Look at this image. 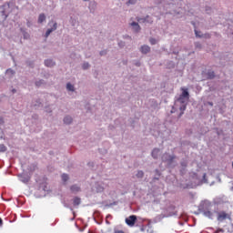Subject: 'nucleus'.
Listing matches in <instances>:
<instances>
[{
    "instance_id": "obj_52",
    "label": "nucleus",
    "mask_w": 233,
    "mask_h": 233,
    "mask_svg": "<svg viewBox=\"0 0 233 233\" xmlns=\"http://www.w3.org/2000/svg\"><path fill=\"white\" fill-rule=\"evenodd\" d=\"M204 105L205 106L209 105V106H214V103L213 102H205Z\"/></svg>"
},
{
    "instance_id": "obj_33",
    "label": "nucleus",
    "mask_w": 233,
    "mask_h": 233,
    "mask_svg": "<svg viewBox=\"0 0 233 233\" xmlns=\"http://www.w3.org/2000/svg\"><path fill=\"white\" fill-rule=\"evenodd\" d=\"M39 190H43L44 192H47L48 190V187H46V185L42 184L39 186Z\"/></svg>"
},
{
    "instance_id": "obj_11",
    "label": "nucleus",
    "mask_w": 233,
    "mask_h": 233,
    "mask_svg": "<svg viewBox=\"0 0 233 233\" xmlns=\"http://www.w3.org/2000/svg\"><path fill=\"white\" fill-rule=\"evenodd\" d=\"M195 35H196V37H198V39H203V38L210 39V34L206 33V34L199 35V33L196 29H195Z\"/></svg>"
},
{
    "instance_id": "obj_62",
    "label": "nucleus",
    "mask_w": 233,
    "mask_h": 233,
    "mask_svg": "<svg viewBox=\"0 0 233 233\" xmlns=\"http://www.w3.org/2000/svg\"><path fill=\"white\" fill-rule=\"evenodd\" d=\"M0 227H3V218H0Z\"/></svg>"
},
{
    "instance_id": "obj_16",
    "label": "nucleus",
    "mask_w": 233,
    "mask_h": 233,
    "mask_svg": "<svg viewBox=\"0 0 233 233\" xmlns=\"http://www.w3.org/2000/svg\"><path fill=\"white\" fill-rule=\"evenodd\" d=\"M45 21H46V15L44 13H42L38 15L37 24L43 25V23H45Z\"/></svg>"
},
{
    "instance_id": "obj_38",
    "label": "nucleus",
    "mask_w": 233,
    "mask_h": 233,
    "mask_svg": "<svg viewBox=\"0 0 233 233\" xmlns=\"http://www.w3.org/2000/svg\"><path fill=\"white\" fill-rule=\"evenodd\" d=\"M179 110L180 112H185L187 110V104H181Z\"/></svg>"
},
{
    "instance_id": "obj_36",
    "label": "nucleus",
    "mask_w": 233,
    "mask_h": 233,
    "mask_svg": "<svg viewBox=\"0 0 233 233\" xmlns=\"http://www.w3.org/2000/svg\"><path fill=\"white\" fill-rule=\"evenodd\" d=\"M107 54H108V50H106V49H104V50H102V51L99 52V56H100L101 57L106 56Z\"/></svg>"
},
{
    "instance_id": "obj_55",
    "label": "nucleus",
    "mask_w": 233,
    "mask_h": 233,
    "mask_svg": "<svg viewBox=\"0 0 233 233\" xmlns=\"http://www.w3.org/2000/svg\"><path fill=\"white\" fill-rule=\"evenodd\" d=\"M183 114H185V112H183V111H181L179 114H178V119H180V117H182L183 116Z\"/></svg>"
},
{
    "instance_id": "obj_40",
    "label": "nucleus",
    "mask_w": 233,
    "mask_h": 233,
    "mask_svg": "<svg viewBox=\"0 0 233 233\" xmlns=\"http://www.w3.org/2000/svg\"><path fill=\"white\" fill-rule=\"evenodd\" d=\"M6 146H5L4 144H0V152H6Z\"/></svg>"
},
{
    "instance_id": "obj_22",
    "label": "nucleus",
    "mask_w": 233,
    "mask_h": 233,
    "mask_svg": "<svg viewBox=\"0 0 233 233\" xmlns=\"http://www.w3.org/2000/svg\"><path fill=\"white\" fill-rule=\"evenodd\" d=\"M63 121H64L65 125H72V121H74V119L70 116H66L64 117Z\"/></svg>"
},
{
    "instance_id": "obj_59",
    "label": "nucleus",
    "mask_w": 233,
    "mask_h": 233,
    "mask_svg": "<svg viewBox=\"0 0 233 233\" xmlns=\"http://www.w3.org/2000/svg\"><path fill=\"white\" fill-rule=\"evenodd\" d=\"M172 54H174L175 56H177L179 54V51H173Z\"/></svg>"
},
{
    "instance_id": "obj_24",
    "label": "nucleus",
    "mask_w": 233,
    "mask_h": 233,
    "mask_svg": "<svg viewBox=\"0 0 233 233\" xmlns=\"http://www.w3.org/2000/svg\"><path fill=\"white\" fill-rule=\"evenodd\" d=\"M73 205L74 207H79V205H81V198L79 197H75L73 198Z\"/></svg>"
},
{
    "instance_id": "obj_63",
    "label": "nucleus",
    "mask_w": 233,
    "mask_h": 233,
    "mask_svg": "<svg viewBox=\"0 0 233 233\" xmlns=\"http://www.w3.org/2000/svg\"><path fill=\"white\" fill-rule=\"evenodd\" d=\"M31 25H32V24L30 23V21H28V22H27V26H28V28H30Z\"/></svg>"
},
{
    "instance_id": "obj_19",
    "label": "nucleus",
    "mask_w": 233,
    "mask_h": 233,
    "mask_svg": "<svg viewBox=\"0 0 233 233\" xmlns=\"http://www.w3.org/2000/svg\"><path fill=\"white\" fill-rule=\"evenodd\" d=\"M25 65H26V66H28L29 68H35V61H34V60L26 59V60H25Z\"/></svg>"
},
{
    "instance_id": "obj_54",
    "label": "nucleus",
    "mask_w": 233,
    "mask_h": 233,
    "mask_svg": "<svg viewBox=\"0 0 233 233\" xmlns=\"http://www.w3.org/2000/svg\"><path fill=\"white\" fill-rule=\"evenodd\" d=\"M155 172H156L157 176H158V177H159V176H161V173L159 172V169H156Z\"/></svg>"
},
{
    "instance_id": "obj_3",
    "label": "nucleus",
    "mask_w": 233,
    "mask_h": 233,
    "mask_svg": "<svg viewBox=\"0 0 233 233\" xmlns=\"http://www.w3.org/2000/svg\"><path fill=\"white\" fill-rule=\"evenodd\" d=\"M1 15L4 19V21H6L8 19V16L10 15V4H5L1 7Z\"/></svg>"
},
{
    "instance_id": "obj_32",
    "label": "nucleus",
    "mask_w": 233,
    "mask_h": 233,
    "mask_svg": "<svg viewBox=\"0 0 233 233\" xmlns=\"http://www.w3.org/2000/svg\"><path fill=\"white\" fill-rule=\"evenodd\" d=\"M66 90H68L69 92H74L75 88H74V85H72V83H67L66 84Z\"/></svg>"
},
{
    "instance_id": "obj_42",
    "label": "nucleus",
    "mask_w": 233,
    "mask_h": 233,
    "mask_svg": "<svg viewBox=\"0 0 233 233\" xmlns=\"http://www.w3.org/2000/svg\"><path fill=\"white\" fill-rule=\"evenodd\" d=\"M180 174H181V176H185V174H187V167H181Z\"/></svg>"
},
{
    "instance_id": "obj_60",
    "label": "nucleus",
    "mask_w": 233,
    "mask_h": 233,
    "mask_svg": "<svg viewBox=\"0 0 233 233\" xmlns=\"http://www.w3.org/2000/svg\"><path fill=\"white\" fill-rule=\"evenodd\" d=\"M174 208H176L175 206H170V207H169V210H174Z\"/></svg>"
},
{
    "instance_id": "obj_39",
    "label": "nucleus",
    "mask_w": 233,
    "mask_h": 233,
    "mask_svg": "<svg viewBox=\"0 0 233 233\" xmlns=\"http://www.w3.org/2000/svg\"><path fill=\"white\" fill-rule=\"evenodd\" d=\"M214 11L212 10V7L210 6H206V13L210 15Z\"/></svg>"
},
{
    "instance_id": "obj_57",
    "label": "nucleus",
    "mask_w": 233,
    "mask_h": 233,
    "mask_svg": "<svg viewBox=\"0 0 233 233\" xmlns=\"http://www.w3.org/2000/svg\"><path fill=\"white\" fill-rule=\"evenodd\" d=\"M135 66H141V62H139V61L136 62V63H135Z\"/></svg>"
},
{
    "instance_id": "obj_18",
    "label": "nucleus",
    "mask_w": 233,
    "mask_h": 233,
    "mask_svg": "<svg viewBox=\"0 0 233 233\" xmlns=\"http://www.w3.org/2000/svg\"><path fill=\"white\" fill-rule=\"evenodd\" d=\"M45 65L46 66L49 67V68H52V66H56V62L52 59H46L45 60Z\"/></svg>"
},
{
    "instance_id": "obj_51",
    "label": "nucleus",
    "mask_w": 233,
    "mask_h": 233,
    "mask_svg": "<svg viewBox=\"0 0 233 233\" xmlns=\"http://www.w3.org/2000/svg\"><path fill=\"white\" fill-rule=\"evenodd\" d=\"M155 5H161L163 3V0H154Z\"/></svg>"
},
{
    "instance_id": "obj_50",
    "label": "nucleus",
    "mask_w": 233,
    "mask_h": 233,
    "mask_svg": "<svg viewBox=\"0 0 233 233\" xmlns=\"http://www.w3.org/2000/svg\"><path fill=\"white\" fill-rule=\"evenodd\" d=\"M118 46L120 48H123L125 46V42H123V41L118 42Z\"/></svg>"
},
{
    "instance_id": "obj_43",
    "label": "nucleus",
    "mask_w": 233,
    "mask_h": 233,
    "mask_svg": "<svg viewBox=\"0 0 233 233\" xmlns=\"http://www.w3.org/2000/svg\"><path fill=\"white\" fill-rule=\"evenodd\" d=\"M63 205H64V207H65L66 208H70L71 211H74V208H72L70 207V205L67 204L66 202H63Z\"/></svg>"
},
{
    "instance_id": "obj_7",
    "label": "nucleus",
    "mask_w": 233,
    "mask_h": 233,
    "mask_svg": "<svg viewBox=\"0 0 233 233\" xmlns=\"http://www.w3.org/2000/svg\"><path fill=\"white\" fill-rule=\"evenodd\" d=\"M137 221V217L136 215H131L126 218V223L127 225H128V227H134Z\"/></svg>"
},
{
    "instance_id": "obj_6",
    "label": "nucleus",
    "mask_w": 233,
    "mask_h": 233,
    "mask_svg": "<svg viewBox=\"0 0 233 233\" xmlns=\"http://www.w3.org/2000/svg\"><path fill=\"white\" fill-rule=\"evenodd\" d=\"M17 177L19 178V181L25 183V185L30 181L31 178L30 175L26 173L18 174Z\"/></svg>"
},
{
    "instance_id": "obj_26",
    "label": "nucleus",
    "mask_w": 233,
    "mask_h": 233,
    "mask_svg": "<svg viewBox=\"0 0 233 233\" xmlns=\"http://www.w3.org/2000/svg\"><path fill=\"white\" fill-rule=\"evenodd\" d=\"M95 188L96 192L97 193L103 192V190H105V187H103L101 184H96Z\"/></svg>"
},
{
    "instance_id": "obj_17",
    "label": "nucleus",
    "mask_w": 233,
    "mask_h": 233,
    "mask_svg": "<svg viewBox=\"0 0 233 233\" xmlns=\"http://www.w3.org/2000/svg\"><path fill=\"white\" fill-rule=\"evenodd\" d=\"M5 74L9 77V79H12V77H14V76H15V70H14L12 68H8L7 70H5Z\"/></svg>"
},
{
    "instance_id": "obj_48",
    "label": "nucleus",
    "mask_w": 233,
    "mask_h": 233,
    "mask_svg": "<svg viewBox=\"0 0 233 233\" xmlns=\"http://www.w3.org/2000/svg\"><path fill=\"white\" fill-rule=\"evenodd\" d=\"M114 205H117V202H113V203H110V204H106L105 207L106 208H110V207H114Z\"/></svg>"
},
{
    "instance_id": "obj_45",
    "label": "nucleus",
    "mask_w": 233,
    "mask_h": 233,
    "mask_svg": "<svg viewBox=\"0 0 233 233\" xmlns=\"http://www.w3.org/2000/svg\"><path fill=\"white\" fill-rule=\"evenodd\" d=\"M167 5L169 7H172V6H175V5H176V2H174V0H171V2H167Z\"/></svg>"
},
{
    "instance_id": "obj_9",
    "label": "nucleus",
    "mask_w": 233,
    "mask_h": 233,
    "mask_svg": "<svg viewBox=\"0 0 233 233\" xmlns=\"http://www.w3.org/2000/svg\"><path fill=\"white\" fill-rule=\"evenodd\" d=\"M96 8H97V3H96V1H90L88 5V10L90 14H96Z\"/></svg>"
},
{
    "instance_id": "obj_8",
    "label": "nucleus",
    "mask_w": 233,
    "mask_h": 233,
    "mask_svg": "<svg viewBox=\"0 0 233 233\" xmlns=\"http://www.w3.org/2000/svg\"><path fill=\"white\" fill-rule=\"evenodd\" d=\"M137 21L140 24L148 23L149 25H152V23H154L152 17H150L148 15L144 17H137Z\"/></svg>"
},
{
    "instance_id": "obj_44",
    "label": "nucleus",
    "mask_w": 233,
    "mask_h": 233,
    "mask_svg": "<svg viewBox=\"0 0 233 233\" xmlns=\"http://www.w3.org/2000/svg\"><path fill=\"white\" fill-rule=\"evenodd\" d=\"M136 3H137V0H128L127 5H136Z\"/></svg>"
},
{
    "instance_id": "obj_12",
    "label": "nucleus",
    "mask_w": 233,
    "mask_h": 233,
    "mask_svg": "<svg viewBox=\"0 0 233 233\" xmlns=\"http://www.w3.org/2000/svg\"><path fill=\"white\" fill-rule=\"evenodd\" d=\"M32 106L35 108H41V106H43V102H41V99L39 98L33 99Z\"/></svg>"
},
{
    "instance_id": "obj_5",
    "label": "nucleus",
    "mask_w": 233,
    "mask_h": 233,
    "mask_svg": "<svg viewBox=\"0 0 233 233\" xmlns=\"http://www.w3.org/2000/svg\"><path fill=\"white\" fill-rule=\"evenodd\" d=\"M218 214V221H219L220 223H222V221H225V219H232L230 218V215L225 211H219V212H217Z\"/></svg>"
},
{
    "instance_id": "obj_64",
    "label": "nucleus",
    "mask_w": 233,
    "mask_h": 233,
    "mask_svg": "<svg viewBox=\"0 0 233 233\" xmlns=\"http://www.w3.org/2000/svg\"><path fill=\"white\" fill-rule=\"evenodd\" d=\"M0 139H4L3 133H0Z\"/></svg>"
},
{
    "instance_id": "obj_14",
    "label": "nucleus",
    "mask_w": 233,
    "mask_h": 233,
    "mask_svg": "<svg viewBox=\"0 0 233 233\" xmlns=\"http://www.w3.org/2000/svg\"><path fill=\"white\" fill-rule=\"evenodd\" d=\"M70 190L72 194H77V192H81V187L76 184L70 187Z\"/></svg>"
},
{
    "instance_id": "obj_25",
    "label": "nucleus",
    "mask_w": 233,
    "mask_h": 233,
    "mask_svg": "<svg viewBox=\"0 0 233 233\" xmlns=\"http://www.w3.org/2000/svg\"><path fill=\"white\" fill-rule=\"evenodd\" d=\"M131 26H133L134 30L137 32H139V30H141V26L137 22H132Z\"/></svg>"
},
{
    "instance_id": "obj_47",
    "label": "nucleus",
    "mask_w": 233,
    "mask_h": 233,
    "mask_svg": "<svg viewBox=\"0 0 233 233\" xmlns=\"http://www.w3.org/2000/svg\"><path fill=\"white\" fill-rule=\"evenodd\" d=\"M149 42H150L151 45H157V40H156V38H150Z\"/></svg>"
},
{
    "instance_id": "obj_15",
    "label": "nucleus",
    "mask_w": 233,
    "mask_h": 233,
    "mask_svg": "<svg viewBox=\"0 0 233 233\" xmlns=\"http://www.w3.org/2000/svg\"><path fill=\"white\" fill-rule=\"evenodd\" d=\"M159 152H161L159 148H154L151 152L152 158L157 159V157H159Z\"/></svg>"
},
{
    "instance_id": "obj_34",
    "label": "nucleus",
    "mask_w": 233,
    "mask_h": 233,
    "mask_svg": "<svg viewBox=\"0 0 233 233\" xmlns=\"http://www.w3.org/2000/svg\"><path fill=\"white\" fill-rule=\"evenodd\" d=\"M180 167L183 168H187V167H188V162L187 160H182L180 162Z\"/></svg>"
},
{
    "instance_id": "obj_46",
    "label": "nucleus",
    "mask_w": 233,
    "mask_h": 233,
    "mask_svg": "<svg viewBox=\"0 0 233 233\" xmlns=\"http://www.w3.org/2000/svg\"><path fill=\"white\" fill-rule=\"evenodd\" d=\"M214 205H220L221 203V198H216L214 201H213Z\"/></svg>"
},
{
    "instance_id": "obj_58",
    "label": "nucleus",
    "mask_w": 233,
    "mask_h": 233,
    "mask_svg": "<svg viewBox=\"0 0 233 233\" xmlns=\"http://www.w3.org/2000/svg\"><path fill=\"white\" fill-rule=\"evenodd\" d=\"M115 233H125L123 230H115Z\"/></svg>"
},
{
    "instance_id": "obj_61",
    "label": "nucleus",
    "mask_w": 233,
    "mask_h": 233,
    "mask_svg": "<svg viewBox=\"0 0 233 233\" xmlns=\"http://www.w3.org/2000/svg\"><path fill=\"white\" fill-rule=\"evenodd\" d=\"M140 230H141V232H145V228L143 226L140 227Z\"/></svg>"
},
{
    "instance_id": "obj_20",
    "label": "nucleus",
    "mask_w": 233,
    "mask_h": 233,
    "mask_svg": "<svg viewBox=\"0 0 233 233\" xmlns=\"http://www.w3.org/2000/svg\"><path fill=\"white\" fill-rule=\"evenodd\" d=\"M141 54H148L150 52V46L144 45L140 47Z\"/></svg>"
},
{
    "instance_id": "obj_10",
    "label": "nucleus",
    "mask_w": 233,
    "mask_h": 233,
    "mask_svg": "<svg viewBox=\"0 0 233 233\" xmlns=\"http://www.w3.org/2000/svg\"><path fill=\"white\" fill-rule=\"evenodd\" d=\"M181 94L180 96L186 97L187 99H190V93L188 92V88L181 87Z\"/></svg>"
},
{
    "instance_id": "obj_41",
    "label": "nucleus",
    "mask_w": 233,
    "mask_h": 233,
    "mask_svg": "<svg viewBox=\"0 0 233 233\" xmlns=\"http://www.w3.org/2000/svg\"><path fill=\"white\" fill-rule=\"evenodd\" d=\"M195 47L198 48V50H201L203 48V46L199 42L195 43Z\"/></svg>"
},
{
    "instance_id": "obj_56",
    "label": "nucleus",
    "mask_w": 233,
    "mask_h": 233,
    "mask_svg": "<svg viewBox=\"0 0 233 233\" xmlns=\"http://www.w3.org/2000/svg\"><path fill=\"white\" fill-rule=\"evenodd\" d=\"M168 216H177V211L172 212Z\"/></svg>"
},
{
    "instance_id": "obj_49",
    "label": "nucleus",
    "mask_w": 233,
    "mask_h": 233,
    "mask_svg": "<svg viewBox=\"0 0 233 233\" xmlns=\"http://www.w3.org/2000/svg\"><path fill=\"white\" fill-rule=\"evenodd\" d=\"M46 114H52V108L46 106Z\"/></svg>"
},
{
    "instance_id": "obj_37",
    "label": "nucleus",
    "mask_w": 233,
    "mask_h": 233,
    "mask_svg": "<svg viewBox=\"0 0 233 233\" xmlns=\"http://www.w3.org/2000/svg\"><path fill=\"white\" fill-rule=\"evenodd\" d=\"M201 183H208V180L207 179V173H204V174L202 175Z\"/></svg>"
},
{
    "instance_id": "obj_31",
    "label": "nucleus",
    "mask_w": 233,
    "mask_h": 233,
    "mask_svg": "<svg viewBox=\"0 0 233 233\" xmlns=\"http://www.w3.org/2000/svg\"><path fill=\"white\" fill-rule=\"evenodd\" d=\"M35 168H37V166L35 164H31L28 166L27 170L29 172H35Z\"/></svg>"
},
{
    "instance_id": "obj_13",
    "label": "nucleus",
    "mask_w": 233,
    "mask_h": 233,
    "mask_svg": "<svg viewBox=\"0 0 233 233\" xmlns=\"http://www.w3.org/2000/svg\"><path fill=\"white\" fill-rule=\"evenodd\" d=\"M188 100H189V98L182 97L181 96H179L177 98L176 102H177V103H180V105H187Z\"/></svg>"
},
{
    "instance_id": "obj_2",
    "label": "nucleus",
    "mask_w": 233,
    "mask_h": 233,
    "mask_svg": "<svg viewBox=\"0 0 233 233\" xmlns=\"http://www.w3.org/2000/svg\"><path fill=\"white\" fill-rule=\"evenodd\" d=\"M176 155H170L168 153H164L161 157L163 163H166L168 168H174L176 167Z\"/></svg>"
},
{
    "instance_id": "obj_53",
    "label": "nucleus",
    "mask_w": 233,
    "mask_h": 233,
    "mask_svg": "<svg viewBox=\"0 0 233 233\" xmlns=\"http://www.w3.org/2000/svg\"><path fill=\"white\" fill-rule=\"evenodd\" d=\"M0 125H5V118L0 116Z\"/></svg>"
},
{
    "instance_id": "obj_29",
    "label": "nucleus",
    "mask_w": 233,
    "mask_h": 233,
    "mask_svg": "<svg viewBox=\"0 0 233 233\" xmlns=\"http://www.w3.org/2000/svg\"><path fill=\"white\" fill-rule=\"evenodd\" d=\"M145 176V172H143V170H138L137 173L136 174V177H137L138 179H143Z\"/></svg>"
},
{
    "instance_id": "obj_23",
    "label": "nucleus",
    "mask_w": 233,
    "mask_h": 233,
    "mask_svg": "<svg viewBox=\"0 0 233 233\" xmlns=\"http://www.w3.org/2000/svg\"><path fill=\"white\" fill-rule=\"evenodd\" d=\"M216 77V73L212 70L207 72V79H214Z\"/></svg>"
},
{
    "instance_id": "obj_35",
    "label": "nucleus",
    "mask_w": 233,
    "mask_h": 233,
    "mask_svg": "<svg viewBox=\"0 0 233 233\" xmlns=\"http://www.w3.org/2000/svg\"><path fill=\"white\" fill-rule=\"evenodd\" d=\"M83 70H88L90 68V64L88 62H85L82 66Z\"/></svg>"
},
{
    "instance_id": "obj_4",
    "label": "nucleus",
    "mask_w": 233,
    "mask_h": 233,
    "mask_svg": "<svg viewBox=\"0 0 233 233\" xmlns=\"http://www.w3.org/2000/svg\"><path fill=\"white\" fill-rule=\"evenodd\" d=\"M53 25V28H48L45 34V37H48L50 35V34H52V32H56V30H57V22L51 20L48 23V26H52Z\"/></svg>"
},
{
    "instance_id": "obj_28",
    "label": "nucleus",
    "mask_w": 233,
    "mask_h": 233,
    "mask_svg": "<svg viewBox=\"0 0 233 233\" xmlns=\"http://www.w3.org/2000/svg\"><path fill=\"white\" fill-rule=\"evenodd\" d=\"M20 31H21L22 34H23L24 39H29L30 34H28V32L25 31V29H23V28H20Z\"/></svg>"
},
{
    "instance_id": "obj_21",
    "label": "nucleus",
    "mask_w": 233,
    "mask_h": 233,
    "mask_svg": "<svg viewBox=\"0 0 233 233\" xmlns=\"http://www.w3.org/2000/svg\"><path fill=\"white\" fill-rule=\"evenodd\" d=\"M164 218H167V216L163 214L157 215L155 218H153V223H159V221H162Z\"/></svg>"
},
{
    "instance_id": "obj_1",
    "label": "nucleus",
    "mask_w": 233,
    "mask_h": 233,
    "mask_svg": "<svg viewBox=\"0 0 233 233\" xmlns=\"http://www.w3.org/2000/svg\"><path fill=\"white\" fill-rule=\"evenodd\" d=\"M212 207L214 205L211 204L208 200L201 201V203L198 206V211L200 214H203L206 218H208V219H214V213L212 212Z\"/></svg>"
},
{
    "instance_id": "obj_27",
    "label": "nucleus",
    "mask_w": 233,
    "mask_h": 233,
    "mask_svg": "<svg viewBox=\"0 0 233 233\" xmlns=\"http://www.w3.org/2000/svg\"><path fill=\"white\" fill-rule=\"evenodd\" d=\"M35 86L39 88V86H43V85H46V82H45L44 79H40L35 82Z\"/></svg>"
},
{
    "instance_id": "obj_30",
    "label": "nucleus",
    "mask_w": 233,
    "mask_h": 233,
    "mask_svg": "<svg viewBox=\"0 0 233 233\" xmlns=\"http://www.w3.org/2000/svg\"><path fill=\"white\" fill-rule=\"evenodd\" d=\"M61 177H62V181L64 183H66V181H68V179H70V177L66 173L62 174Z\"/></svg>"
}]
</instances>
